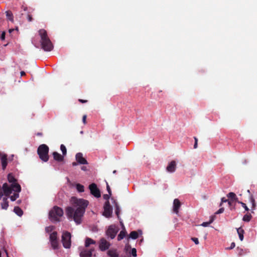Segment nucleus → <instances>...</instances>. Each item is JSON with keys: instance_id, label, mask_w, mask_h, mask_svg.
Returning <instances> with one entry per match:
<instances>
[{"instance_id": "f257e3e1", "label": "nucleus", "mask_w": 257, "mask_h": 257, "mask_svg": "<svg viewBox=\"0 0 257 257\" xmlns=\"http://www.w3.org/2000/svg\"><path fill=\"white\" fill-rule=\"evenodd\" d=\"M72 206L66 208V214L69 220H74L76 224L82 223V218L88 205L89 202L83 199L73 197L71 199Z\"/></svg>"}, {"instance_id": "f03ea898", "label": "nucleus", "mask_w": 257, "mask_h": 257, "mask_svg": "<svg viewBox=\"0 0 257 257\" xmlns=\"http://www.w3.org/2000/svg\"><path fill=\"white\" fill-rule=\"evenodd\" d=\"M39 34L41 37V45L42 48L45 51H51L53 49V45L48 36L47 31L43 29L39 31Z\"/></svg>"}, {"instance_id": "7ed1b4c3", "label": "nucleus", "mask_w": 257, "mask_h": 257, "mask_svg": "<svg viewBox=\"0 0 257 257\" xmlns=\"http://www.w3.org/2000/svg\"><path fill=\"white\" fill-rule=\"evenodd\" d=\"M63 209L57 206H54L49 211V217L52 222H59L60 218L63 215Z\"/></svg>"}, {"instance_id": "20e7f679", "label": "nucleus", "mask_w": 257, "mask_h": 257, "mask_svg": "<svg viewBox=\"0 0 257 257\" xmlns=\"http://www.w3.org/2000/svg\"><path fill=\"white\" fill-rule=\"evenodd\" d=\"M49 147L45 144L40 145L37 149V153L40 159L45 162L49 160Z\"/></svg>"}, {"instance_id": "39448f33", "label": "nucleus", "mask_w": 257, "mask_h": 257, "mask_svg": "<svg viewBox=\"0 0 257 257\" xmlns=\"http://www.w3.org/2000/svg\"><path fill=\"white\" fill-rule=\"evenodd\" d=\"M71 235L67 231H64L62 235V242L63 246L66 248H69L71 245Z\"/></svg>"}, {"instance_id": "423d86ee", "label": "nucleus", "mask_w": 257, "mask_h": 257, "mask_svg": "<svg viewBox=\"0 0 257 257\" xmlns=\"http://www.w3.org/2000/svg\"><path fill=\"white\" fill-rule=\"evenodd\" d=\"M104 211L103 215L107 218H109L112 216V208L111 206L109 201H106L104 205Z\"/></svg>"}, {"instance_id": "0eeeda50", "label": "nucleus", "mask_w": 257, "mask_h": 257, "mask_svg": "<svg viewBox=\"0 0 257 257\" xmlns=\"http://www.w3.org/2000/svg\"><path fill=\"white\" fill-rule=\"evenodd\" d=\"M89 189L90 193L96 198H99L101 196L100 191L97 188V185L95 183H92L89 186Z\"/></svg>"}, {"instance_id": "6e6552de", "label": "nucleus", "mask_w": 257, "mask_h": 257, "mask_svg": "<svg viewBox=\"0 0 257 257\" xmlns=\"http://www.w3.org/2000/svg\"><path fill=\"white\" fill-rule=\"evenodd\" d=\"M117 232L118 229L115 227V226L111 225L108 227L106 231V234L108 236L110 237L111 239H113L115 237Z\"/></svg>"}, {"instance_id": "1a4fd4ad", "label": "nucleus", "mask_w": 257, "mask_h": 257, "mask_svg": "<svg viewBox=\"0 0 257 257\" xmlns=\"http://www.w3.org/2000/svg\"><path fill=\"white\" fill-rule=\"evenodd\" d=\"M110 245V244L108 242L105 238H102L100 240L99 243V248L101 251H105L108 249Z\"/></svg>"}, {"instance_id": "9d476101", "label": "nucleus", "mask_w": 257, "mask_h": 257, "mask_svg": "<svg viewBox=\"0 0 257 257\" xmlns=\"http://www.w3.org/2000/svg\"><path fill=\"white\" fill-rule=\"evenodd\" d=\"M75 158L77 162L80 164H87V160L83 158V155L81 153H78L75 156Z\"/></svg>"}, {"instance_id": "9b49d317", "label": "nucleus", "mask_w": 257, "mask_h": 257, "mask_svg": "<svg viewBox=\"0 0 257 257\" xmlns=\"http://www.w3.org/2000/svg\"><path fill=\"white\" fill-rule=\"evenodd\" d=\"M94 251V248H91L90 249H84L80 253V257H91L92 252Z\"/></svg>"}, {"instance_id": "f8f14e48", "label": "nucleus", "mask_w": 257, "mask_h": 257, "mask_svg": "<svg viewBox=\"0 0 257 257\" xmlns=\"http://www.w3.org/2000/svg\"><path fill=\"white\" fill-rule=\"evenodd\" d=\"M176 169V162L175 161H172L170 162L166 168V170L168 172L173 173Z\"/></svg>"}, {"instance_id": "ddd939ff", "label": "nucleus", "mask_w": 257, "mask_h": 257, "mask_svg": "<svg viewBox=\"0 0 257 257\" xmlns=\"http://www.w3.org/2000/svg\"><path fill=\"white\" fill-rule=\"evenodd\" d=\"M181 206V203L178 199H175L173 202V211L178 214Z\"/></svg>"}, {"instance_id": "4468645a", "label": "nucleus", "mask_w": 257, "mask_h": 257, "mask_svg": "<svg viewBox=\"0 0 257 257\" xmlns=\"http://www.w3.org/2000/svg\"><path fill=\"white\" fill-rule=\"evenodd\" d=\"M52 155L54 159L57 162H62L64 160V156L57 152H54Z\"/></svg>"}, {"instance_id": "2eb2a0df", "label": "nucleus", "mask_w": 257, "mask_h": 257, "mask_svg": "<svg viewBox=\"0 0 257 257\" xmlns=\"http://www.w3.org/2000/svg\"><path fill=\"white\" fill-rule=\"evenodd\" d=\"M7 155L4 154V155L1 157V163L2 166V168L4 170H5L8 165V159H7Z\"/></svg>"}, {"instance_id": "dca6fc26", "label": "nucleus", "mask_w": 257, "mask_h": 257, "mask_svg": "<svg viewBox=\"0 0 257 257\" xmlns=\"http://www.w3.org/2000/svg\"><path fill=\"white\" fill-rule=\"evenodd\" d=\"M107 255L110 257H119V254L116 249H111L107 251Z\"/></svg>"}, {"instance_id": "f3484780", "label": "nucleus", "mask_w": 257, "mask_h": 257, "mask_svg": "<svg viewBox=\"0 0 257 257\" xmlns=\"http://www.w3.org/2000/svg\"><path fill=\"white\" fill-rule=\"evenodd\" d=\"M1 208L3 209L7 210L9 207V201L7 197H4L3 198V202L1 204Z\"/></svg>"}, {"instance_id": "a211bd4d", "label": "nucleus", "mask_w": 257, "mask_h": 257, "mask_svg": "<svg viewBox=\"0 0 257 257\" xmlns=\"http://www.w3.org/2000/svg\"><path fill=\"white\" fill-rule=\"evenodd\" d=\"M95 241L90 238L87 237L85 239V246L86 247H88L90 244H95Z\"/></svg>"}, {"instance_id": "6ab92c4d", "label": "nucleus", "mask_w": 257, "mask_h": 257, "mask_svg": "<svg viewBox=\"0 0 257 257\" xmlns=\"http://www.w3.org/2000/svg\"><path fill=\"white\" fill-rule=\"evenodd\" d=\"M237 232L239 236V239L242 241L243 239V234L244 233V230L241 227H239L237 229Z\"/></svg>"}, {"instance_id": "aec40b11", "label": "nucleus", "mask_w": 257, "mask_h": 257, "mask_svg": "<svg viewBox=\"0 0 257 257\" xmlns=\"http://www.w3.org/2000/svg\"><path fill=\"white\" fill-rule=\"evenodd\" d=\"M7 18L8 20L12 22H14V17L13 14L10 11H8L6 12Z\"/></svg>"}, {"instance_id": "412c9836", "label": "nucleus", "mask_w": 257, "mask_h": 257, "mask_svg": "<svg viewBox=\"0 0 257 257\" xmlns=\"http://www.w3.org/2000/svg\"><path fill=\"white\" fill-rule=\"evenodd\" d=\"M14 211L15 213L19 216H21L23 214V210L18 206L15 207Z\"/></svg>"}, {"instance_id": "4be33fe9", "label": "nucleus", "mask_w": 257, "mask_h": 257, "mask_svg": "<svg viewBox=\"0 0 257 257\" xmlns=\"http://www.w3.org/2000/svg\"><path fill=\"white\" fill-rule=\"evenodd\" d=\"M50 241H54L57 240V232L56 231H54L50 235Z\"/></svg>"}, {"instance_id": "5701e85b", "label": "nucleus", "mask_w": 257, "mask_h": 257, "mask_svg": "<svg viewBox=\"0 0 257 257\" xmlns=\"http://www.w3.org/2000/svg\"><path fill=\"white\" fill-rule=\"evenodd\" d=\"M8 180L10 183H12V184L17 183L16 179L15 178L14 176L11 174H9L8 175Z\"/></svg>"}, {"instance_id": "b1692460", "label": "nucleus", "mask_w": 257, "mask_h": 257, "mask_svg": "<svg viewBox=\"0 0 257 257\" xmlns=\"http://www.w3.org/2000/svg\"><path fill=\"white\" fill-rule=\"evenodd\" d=\"M252 218V216L250 213H246L243 217L242 220L245 222H249Z\"/></svg>"}, {"instance_id": "393cba45", "label": "nucleus", "mask_w": 257, "mask_h": 257, "mask_svg": "<svg viewBox=\"0 0 257 257\" xmlns=\"http://www.w3.org/2000/svg\"><path fill=\"white\" fill-rule=\"evenodd\" d=\"M139 237L138 233L136 231H133L130 233V237L136 239Z\"/></svg>"}, {"instance_id": "a878e982", "label": "nucleus", "mask_w": 257, "mask_h": 257, "mask_svg": "<svg viewBox=\"0 0 257 257\" xmlns=\"http://www.w3.org/2000/svg\"><path fill=\"white\" fill-rule=\"evenodd\" d=\"M77 190L79 192H83L84 191V186L80 184H77L76 186Z\"/></svg>"}, {"instance_id": "bb28decb", "label": "nucleus", "mask_w": 257, "mask_h": 257, "mask_svg": "<svg viewBox=\"0 0 257 257\" xmlns=\"http://www.w3.org/2000/svg\"><path fill=\"white\" fill-rule=\"evenodd\" d=\"M126 235V232L123 230H121L117 236V240H120L122 239Z\"/></svg>"}, {"instance_id": "cd10ccee", "label": "nucleus", "mask_w": 257, "mask_h": 257, "mask_svg": "<svg viewBox=\"0 0 257 257\" xmlns=\"http://www.w3.org/2000/svg\"><path fill=\"white\" fill-rule=\"evenodd\" d=\"M115 214L117 215L118 218H119V213H120V208H119V206L118 205V204L115 202Z\"/></svg>"}, {"instance_id": "c85d7f7f", "label": "nucleus", "mask_w": 257, "mask_h": 257, "mask_svg": "<svg viewBox=\"0 0 257 257\" xmlns=\"http://www.w3.org/2000/svg\"><path fill=\"white\" fill-rule=\"evenodd\" d=\"M250 201H251V204H252V206H251V212L252 213H253V210L255 209V207H256V204H255V200L254 199L251 197L250 198Z\"/></svg>"}, {"instance_id": "c756f323", "label": "nucleus", "mask_w": 257, "mask_h": 257, "mask_svg": "<svg viewBox=\"0 0 257 257\" xmlns=\"http://www.w3.org/2000/svg\"><path fill=\"white\" fill-rule=\"evenodd\" d=\"M51 244L52 248L54 249L58 248V241L57 240H54V241H51Z\"/></svg>"}, {"instance_id": "7c9ffc66", "label": "nucleus", "mask_w": 257, "mask_h": 257, "mask_svg": "<svg viewBox=\"0 0 257 257\" xmlns=\"http://www.w3.org/2000/svg\"><path fill=\"white\" fill-rule=\"evenodd\" d=\"M19 193L15 192L14 195L10 197V199L12 201H15L19 197Z\"/></svg>"}, {"instance_id": "2f4dec72", "label": "nucleus", "mask_w": 257, "mask_h": 257, "mask_svg": "<svg viewBox=\"0 0 257 257\" xmlns=\"http://www.w3.org/2000/svg\"><path fill=\"white\" fill-rule=\"evenodd\" d=\"M60 149L62 152L63 156H65L67 154V149L63 144L61 145Z\"/></svg>"}, {"instance_id": "473e14b6", "label": "nucleus", "mask_w": 257, "mask_h": 257, "mask_svg": "<svg viewBox=\"0 0 257 257\" xmlns=\"http://www.w3.org/2000/svg\"><path fill=\"white\" fill-rule=\"evenodd\" d=\"M213 220H214V218L213 217H212L209 221L204 222L202 223L201 225L204 227L208 226L210 224H211L213 221Z\"/></svg>"}, {"instance_id": "72a5a7b5", "label": "nucleus", "mask_w": 257, "mask_h": 257, "mask_svg": "<svg viewBox=\"0 0 257 257\" xmlns=\"http://www.w3.org/2000/svg\"><path fill=\"white\" fill-rule=\"evenodd\" d=\"M55 228L54 226H49L45 228V231L46 232L49 233L52 231Z\"/></svg>"}, {"instance_id": "f704fd0d", "label": "nucleus", "mask_w": 257, "mask_h": 257, "mask_svg": "<svg viewBox=\"0 0 257 257\" xmlns=\"http://www.w3.org/2000/svg\"><path fill=\"white\" fill-rule=\"evenodd\" d=\"M227 196L233 200L236 196L233 192H230L227 195Z\"/></svg>"}, {"instance_id": "c9c22d12", "label": "nucleus", "mask_w": 257, "mask_h": 257, "mask_svg": "<svg viewBox=\"0 0 257 257\" xmlns=\"http://www.w3.org/2000/svg\"><path fill=\"white\" fill-rule=\"evenodd\" d=\"M238 203L241 204V206L244 208L245 211H247L249 210V208L244 203L241 201H238Z\"/></svg>"}, {"instance_id": "e433bc0d", "label": "nucleus", "mask_w": 257, "mask_h": 257, "mask_svg": "<svg viewBox=\"0 0 257 257\" xmlns=\"http://www.w3.org/2000/svg\"><path fill=\"white\" fill-rule=\"evenodd\" d=\"M130 253L134 257H136L137 256V250L135 248H133L131 249V251Z\"/></svg>"}, {"instance_id": "4c0bfd02", "label": "nucleus", "mask_w": 257, "mask_h": 257, "mask_svg": "<svg viewBox=\"0 0 257 257\" xmlns=\"http://www.w3.org/2000/svg\"><path fill=\"white\" fill-rule=\"evenodd\" d=\"M224 209L223 207L220 208L218 211L215 212L216 214L222 213L224 212Z\"/></svg>"}, {"instance_id": "58836bf2", "label": "nucleus", "mask_w": 257, "mask_h": 257, "mask_svg": "<svg viewBox=\"0 0 257 257\" xmlns=\"http://www.w3.org/2000/svg\"><path fill=\"white\" fill-rule=\"evenodd\" d=\"M227 201H228V199L225 198L224 197L222 198L221 203L219 204V206H221L223 202H227Z\"/></svg>"}, {"instance_id": "ea45409f", "label": "nucleus", "mask_w": 257, "mask_h": 257, "mask_svg": "<svg viewBox=\"0 0 257 257\" xmlns=\"http://www.w3.org/2000/svg\"><path fill=\"white\" fill-rule=\"evenodd\" d=\"M106 189H107V190L108 193L109 194V195H111V191L110 188L107 183H106Z\"/></svg>"}, {"instance_id": "a19ab883", "label": "nucleus", "mask_w": 257, "mask_h": 257, "mask_svg": "<svg viewBox=\"0 0 257 257\" xmlns=\"http://www.w3.org/2000/svg\"><path fill=\"white\" fill-rule=\"evenodd\" d=\"M191 240L193 241L196 244H199V240L197 238L192 237Z\"/></svg>"}, {"instance_id": "79ce46f5", "label": "nucleus", "mask_w": 257, "mask_h": 257, "mask_svg": "<svg viewBox=\"0 0 257 257\" xmlns=\"http://www.w3.org/2000/svg\"><path fill=\"white\" fill-rule=\"evenodd\" d=\"M110 196L111 195H109V194H104V195H103V197L105 200L108 201V199H109Z\"/></svg>"}, {"instance_id": "37998d69", "label": "nucleus", "mask_w": 257, "mask_h": 257, "mask_svg": "<svg viewBox=\"0 0 257 257\" xmlns=\"http://www.w3.org/2000/svg\"><path fill=\"white\" fill-rule=\"evenodd\" d=\"M27 19L29 22H32L33 21L32 16L30 14H28L27 15Z\"/></svg>"}, {"instance_id": "c03bdc74", "label": "nucleus", "mask_w": 257, "mask_h": 257, "mask_svg": "<svg viewBox=\"0 0 257 257\" xmlns=\"http://www.w3.org/2000/svg\"><path fill=\"white\" fill-rule=\"evenodd\" d=\"M237 249L238 251V254L239 255H241L243 252V249H242L241 248H239L238 247L237 248Z\"/></svg>"}, {"instance_id": "a18cd8bd", "label": "nucleus", "mask_w": 257, "mask_h": 257, "mask_svg": "<svg viewBox=\"0 0 257 257\" xmlns=\"http://www.w3.org/2000/svg\"><path fill=\"white\" fill-rule=\"evenodd\" d=\"M6 33L5 32H3L1 36V39L2 40H4L5 39Z\"/></svg>"}, {"instance_id": "49530a36", "label": "nucleus", "mask_w": 257, "mask_h": 257, "mask_svg": "<svg viewBox=\"0 0 257 257\" xmlns=\"http://www.w3.org/2000/svg\"><path fill=\"white\" fill-rule=\"evenodd\" d=\"M235 243L232 242L230 246L229 247L227 248V249H231L235 247Z\"/></svg>"}, {"instance_id": "de8ad7c7", "label": "nucleus", "mask_w": 257, "mask_h": 257, "mask_svg": "<svg viewBox=\"0 0 257 257\" xmlns=\"http://www.w3.org/2000/svg\"><path fill=\"white\" fill-rule=\"evenodd\" d=\"M131 248V246L130 244H127L125 246V250L126 251H127L129 249Z\"/></svg>"}, {"instance_id": "09e8293b", "label": "nucleus", "mask_w": 257, "mask_h": 257, "mask_svg": "<svg viewBox=\"0 0 257 257\" xmlns=\"http://www.w3.org/2000/svg\"><path fill=\"white\" fill-rule=\"evenodd\" d=\"M86 115H84L82 117V121L84 124L86 123Z\"/></svg>"}, {"instance_id": "8fccbe9b", "label": "nucleus", "mask_w": 257, "mask_h": 257, "mask_svg": "<svg viewBox=\"0 0 257 257\" xmlns=\"http://www.w3.org/2000/svg\"><path fill=\"white\" fill-rule=\"evenodd\" d=\"M79 101L81 102V103H85V102H86L87 101V100L79 99Z\"/></svg>"}, {"instance_id": "3c124183", "label": "nucleus", "mask_w": 257, "mask_h": 257, "mask_svg": "<svg viewBox=\"0 0 257 257\" xmlns=\"http://www.w3.org/2000/svg\"><path fill=\"white\" fill-rule=\"evenodd\" d=\"M198 143L195 142L194 145V148L196 149L197 148Z\"/></svg>"}, {"instance_id": "603ef678", "label": "nucleus", "mask_w": 257, "mask_h": 257, "mask_svg": "<svg viewBox=\"0 0 257 257\" xmlns=\"http://www.w3.org/2000/svg\"><path fill=\"white\" fill-rule=\"evenodd\" d=\"M26 75V73L24 71H21V76H23Z\"/></svg>"}, {"instance_id": "864d4df0", "label": "nucleus", "mask_w": 257, "mask_h": 257, "mask_svg": "<svg viewBox=\"0 0 257 257\" xmlns=\"http://www.w3.org/2000/svg\"><path fill=\"white\" fill-rule=\"evenodd\" d=\"M77 164H78L77 162V163L76 162H73L72 163V165L73 166H76L77 165Z\"/></svg>"}, {"instance_id": "5fc2aeb1", "label": "nucleus", "mask_w": 257, "mask_h": 257, "mask_svg": "<svg viewBox=\"0 0 257 257\" xmlns=\"http://www.w3.org/2000/svg\"><path fill=\"white\" fill-rule=\"evenodd\" d=\"M233 201H235L236 202H237L238 203V201H239L238 200V198L236 196L234 198V199L233 200Z\"/></svg>"}, {"instance_id": "6e6d98bb", "label": "nucleus", "mask_w": 257, "mask_h": 257, "mask_svg": "<svg viewBox=\"0 0 257 257\" xmlns=\"http://www.w3.org/2000/svg\"><path fill=\"white\" fill-rule=\"evenodd\" d=\"M81 169L82 170L85 171V170H86V167H85V166H83V167H81Z\"/></svg>"}, {"instance_id": "4d7b16f0", "label": "nucleus", "mask_w": 257, "mask_h": 257, "mask_svg": "<svg viewBox=\"0 0 257 257\" xmlns=\"http://www.w3.org/2000/svg\"><path fill=\"white\" fill-rule=\"evenodd\" d=\"M14 31V29H11L9 30V33H11L12 32H13Z\"/></svg>"}, {"instance_id": "13d9d810", "label": "nucleus", "mask_w": 257, "mask_h": 257, "mask_svg": "<svg viewBox=\"0 0 257 257\" xmlns=\"http://www.w3.org/2000/svg\"><path fill=\"white\" fill-rule=\"evenodd\" d=\"M227 202L229 206L231 205L232 203H231V200H228V201H227Z\"/></svg>"}, {"instance_id": "bf43d9fd", "label": "nucleus", "mask_w": 257, "mask_h": 257, "mask_svg": "<svg viewBox=\"0 0 257 257\" xmlns=\"http://www.w3.org/2000/svg\"><path fill=\"white\" fill-rule=\"evenodd\" d=\"M194 139L195 140V142H197L198 143V140H197V138L195 137H194Z\"/></svg>"}, {"instance_id": "052dcab7", "label": "nucleus", "mask_w": 257, "mask_h": 257, "mask_svg": "<svg viewBox=\"0 0 257 257\" xmlns=\"http://www.w3.org/2000/svg\"><path fill=\"white\" fill-rule=\"evenodd\" d=\"M37 135L38 136H42V133H37Z\"/></svg>"}, {"instance_id": "680f3d73", "label": "nucleus", "mask_w": 257, "mask_h": 257, "mask_svg": "<svg viewBox=\"0 0 257 257\" xmlns=\"http://www.w3.org/2000/svg\"><path fill=\"white\" fill-rule=\"evenodd\" d=\"M4 154H2L1 153H0V159H1V157H2V156L4 155Z\"/></svg>"}, {"instance_id": "e2e57ef3", "label": "nucleus", "mask_w": 257, "mask_h": 257, "mask_svg": "<svg viewBox=\"0 0 257 257\" xmlns=\"http://www.w3.org/2000/svg\"><path fill=\"white\" fill-rule=\"evenodd\" d=\"M116 170H114V171H113V174L116 173Z\"/></svg>"}, {"instance_id": "0e129e2a", "label": "nucleus", "mask_w": 257, "mask_h": 257, "mask_svg": "<svg viewBox=\"0 0 257 257\" xmlns=\"http://www.w3.org/2000/svg\"><path fill=\"white\" fill-rule=\"evenodd\" d=\"M18 202V204H20V202H21V201H20V200H19V201H18V202Z\"/></svg>"}, {"instance_id": "69168bd1", "label": "nucleus", "mask_w": 257, "mask_h": 257, "mask_svg": "<svg viewBox=\"0 0 257 257\" xmlns=\"http://www.w3.org/2000/svg\"><path fill=\"white\" fill-rule=\"evenodd\" d=\"M16 30H18V28H16Z\"/></svg>"}]
</instances>
